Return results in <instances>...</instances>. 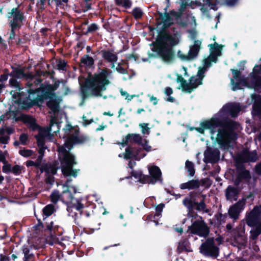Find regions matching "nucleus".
Returning a JSON list of instances; mask_svg holds the SVG:
<instances>
[{
    "mask_svg": "<svg viewBox=\"0 0 261 261\" xmlns=\"http://www.w3.org/2000/svg\"><path fill=\"white\" fill-rule=\"evenodd\" d=\"M188 230L191 233L201 237H206L210 233V228L202 217H199V219L194 221L191 225L188 227Z\"/></svg>",
    "mask_w": 261,
    "mask_h": 261,
    "instance_id": "obj_10",
    "label": "nucleus"
},
{
    "mask_svg": "<svg viewBox=\"0 0 261 261\" xmlns=\"http://www.w3.org/2000/svg\"><path fill=\"white\" fill-rule=\"evenodd\" d=\"M99 27L96 23H93L88 26L87 30L86 32L83 33L85 35H87L88 34L94 32L98 30Z\"/></svg>",
    "mask_w": 261,
    "mask_h": 261,
    "instance_id": "obj_52",
    "label": "nucleus"
},
{
    "mask_svg": "<svg viewBox=\"0 0 261 261\" xmlns=\"http://www.w3.org/2000/svg\"><path fill=\"white\" fill-rule=\"evenodd\" d=\"M117 6H122L126 9H129L132 7V3L130 0H115Z\"/></svg>",
    "mask_w": 261,
    "mask_h": 261,
    "instance_id": "obj_45",
    "label": "nucleus"
},
{
    "mask_svg": "<svg viewBox=\"0 0 261 261\" xmlns=\"http://www.w3.org/2000/svg\"><path fill=\"white\" fill-rule=\"evenodd\" d=\"M253 109L256 114L261 115V95H258L253 105Z\"/></svg>",
    "mask_w": 261,
    "mask_h": 261,
    "instance_id": "obj_38",
    "label": "nucleus"
},
{
    "mask_svg": "<svg viewBox=\"0 0 261 261\" xmlns=\"http://www.w3.org/2000/svg\"><path fill=\"white\" fill-rule=\"evenodd\" d=\"M189 81V83L188 84L181 75H177L176 81L178 83H180L182 91L188 93H191L194 89L197 88V85L196 84L193 83L194 76H191Z\"/></svg>",
    "mask_w": 261,
    "mask_h": 261,
    "instance_id": "obj_17",
    "label": "nucleus"
},
{
    "mask_svg": "<svg viewBox=\"0 0 261 261\" xmlns=\"http://www.w3.org/2000/svg\"><path fill=\"white\" fill-rule=\"evenodd\" d=\"M132 14L134 18L136 20L141 18L143 15L142 10L139 7L135 8L133 10Z\"/></svg>",
    "mask_w": 261,
    "mask_h": 261,
    "instance_id": "obj_49",
    "label": "nucleus"
},
{
    "mask_svg": "<svg viewBox=\"0 0 261 261\" xmlns=\"http://www.w3.org/2000/svg\"><path fill=\"white\" fill-rule=\"evenodd\" d=\"M58 152L62 174L64 176L76 177L77 170L73 169V167L77 164L75 156L69 152V150H67L64 146H60L58 148Z\"/></svg>",
    "mask_w": 261,
    "mask_h": 261,
    "instance_id": "obj_7",
    "label": "nucleus"
},
{
    "mask_svg": "<svg viewBox=\"0 0 261 261\" xmlns=\"http://www.w3.org/2000/svg\"><path fill=\"white\" fill-rule=\"evenodd\" d=\"M170 14L175 17L176 20V23L180 26L185 27L187 25L188 22L187 21L179 20V19H180L182 16L181 12H176L175 10H172L170 11Z\"/></svg>",
    "mask_w": 261,
    "mask_h": 261,
    "instance_id": "obj_31",
    "label": "nucleus"
},
{
    "mask_svg": "<svg viewBox=\"0 0 261 261\" xmlns=\"http://www.w3.org/2000/svg\"><path fill=\"white\" fill-rule=\"evenodd\" d=\"M37 219L38 224L35 226L36 229L48 232L51 236L56 234V232L58 231L60 226L58 225H55L53 221H46L44 224L40 219Z\"/></svg>",
    "mask_w": 261,
    "mask_h": 261,
    "instance_id": "obj_14",
    "label": "nucleus"
},
{
    "mask_svg": "<svg viewBox=\"0 0 261 261\" xmlns=\"http://www.w3.org/2000/svg\"><path fill=\"white\" fill-rule=\"evenodd\" d=\"M246 223L249 227L258 226L261 223V204L255 205L246 215Z\"/></svg>",
    "mask_w": 261,
    "mask_h": 261,
    "instance_id": "obj_12",
    "label": "nucleus"
},
{
    "mask_svg": "<svg viewBox=\"0 0 261 261\" xmlns=\"http://www.w3.org/2000/svg\"><path fill=\"white\" fill-rule=\"evenodd\" d=\"M206 196L202 191H193L189 192L188 196L182 200L183 205L190 211L209 213L210 210L207 208L205 202Z\"/></svg>",
    "mask_w": 261,
    "mask_h": 261,
    "instance_id": "obj_6",
    "label": "nucleus"
},
{
    "mask_svg": "<svg viewBox=\"0 0 261 261\" xmlns=\"http://www.w3.org/2000/svg\"><path fill=\"white\" fill-rule=\"evenodd\" d=\"M199 252L203 256L217 258L219 254V248L215 242L214 238H208L199 247Z\"/></svg>",
    "mask_w": 261,
    "mask_h": 261,
    "instance_id": "obj_9",
    "label": "nucleus"
},
{
    "mask_svg": "<svg viewBox=\"0 0 261 261\" xmlns=\"http://www.w3.org/2000/svg\"><path fill=\"white\" fill-rule=\"evenodd\" d=\"M47 0H38L36 6L40 12H42L45 9V4Z\"/></svg>",
    "mask_w": 261,
    "mask_h": 261,
    "instance_id": "obj_56",
    "label": "nucleus"
},
{
    "mask_svg": "<svg viewBox=\"0 0 261 261\" xmlns=\"http://www.w3.org/2000/svg\"><path fill=\"white\" fill-rule=\"evenodd\" d=\"M228 214L230 218L233 220H237L239 218L240 213L233 207L231 206L228 211Z\"/></svg>",
    "mask_w": 261,
    "mask_h": 261,
    "instance_id": "obj_50",
    "label": "nucleus"
},
{
    "mask_svg": "<svg viewBox=\"0 0 261 261\" xmlns=\"http://www.w3.org/2000/svg\"><path fill=\"white\" fill-rule=\"evenodd\" d=\"M208 46L211 47V49L213 50L212 53L215 54V55L218 56H221V50L223 47L222 45L218 44L217 43L215 42L214 44H210Z\"/></svg>",
    "mask_w": 261,
    "mask_h": 261,
    "instance_id": "obj_42",
    "label": "nucleus"
},
{
    "mask_svg": "<svg viewBox=\"0 0 261 261\" xmlns=\"http://www.w3.org/2000/svg\"><path fill=\"white\" fill-rule=\"evenodd\" d=\"M122 64L120 63H118L117 66L116 67V71L120 74H128V70L127 68H124L121 66Z\"/></svg>",
    "mask_w": 261,
    "mask_h": 261,
    "instance_id": "obj_57",
    "label": "nucleus"
},
{
    "mask_svg": "<svg viewBox=\"0 0 261 261\" xmlns=\"http://www.w3.org/2000/svg\"><path fill=\"white\" fill-rule=\"evenodd\" d=\"M60 80L56 81L53 85L44 83L40 85L38 90H35L31 92V95H35L36 99L31 102V106L37 105L39 106L44 102V100L49 99L46 102L47 107L54 113H58L60 111L59 98L57 99V96L55 91L59 88L61 83Z\"/></svg>",
    "mask_w": 261,
    "mask_h": 261,
    "instance_id": "obj_3",
    "label": "nucleus"
},
{
    "mask_svg": "<svg viewBox=\"0 0 261 261\" xmlns=\"http://www.w3.org/2000/svg\"><path fill=\"white\" fill-rule=\"evenodd\" d=\"M201 44V41L196 40L194 41V44L190 46L188 55L189 61L194 59L198 56L200 49Z\"/></svg>",
    "mask_w": 261,
    "mask_h": 261,
    "instance_id": "obj_26",
    "label": "nucleus"
},
{
    "mask_svg": "<svg viewBox=\"0 0 261 261\" xmlns=\"http://www.w3.org/2000/svg\"><path fill=\"white\" fill-rule=\"evenodd\" d=\"M255 229L250 231V239L252 240H256L261 233V223L258 226H255Z\"/></svg>",
    "mask_w": 261,
    "mask_h": 261,
    "instance_id": "obj_40",
    "label": "nucleus"
},
{
    "mask_svg": "<svg viewBox=\"0 0 261 261\" xmlns=\"http://www.w3.org/2000/svg\"><path fill=\"white\" fill-rule=\"evenodd\" d=\"M148 171L150 177L149 182L151 184L154 185L157 181L162 183V172L159 167L153 166L148 169Z\"/></svg>",
    "mask_w": 261,
    "mask_h": 261,
    "instance_id": "obj_18",
    "label": "nucleus"
},
{
    "mask_svg": "<svg viewBox=\"0 0 261 261\" xmlns=\"http://www.w3.org/2000/svg\"><path fill=\"white\" fill-rule=\"evenodd\" d=\"M246 199L242 198L240 199L237 202L232 205L239 213H240L244 209L245 205Z\"/></svg>",
    "mask_w": 261,
    "mask_h": 261,
    "instance_id": "obj_41",
    "label": "nucleus"
},
{
    "mask_svg": "<svg viewBox=\"0 0 261 261\" xmlns=\"http://www.w3.org/2000/svg\"><path fill=\"white\" fill-rule=\"evenodd\" d=\"M102 58L106 63L110 64L111 68L115 67V64L118 60V53L113 49H102L99 51Z\"/></svg>",
    "mask_w": 261,
    "mask_h": 261,
    "instance_id": "obj_16",
    "label": "nucleus"
},
{
    "mask_svg": "<svg viewBox=\"0 0 261 261\" xmlns=\"http://www.w3.org/2000/svg\"><path fill=\"white\" fill-rule=\"evenodd\" d=\"M225 116H217L216 115L214 117L211 118L208 120V121L210 122L212 124L213 126L211 128H207L210 130V133L212 135H214L216 132V128L220 127H222L223 121L224 120Z\"/></svg>",
    "mask_w": 261,
    "mask_h": 261,
    "instance_id": "obj_23",
    "label": "nucleus"
},
{
    "mask_svg": "<svg viewBox=\"0 0 261 261\" xmlns=\"http://www.w3.org/2000/svg\"><path fill=\"white\" fill-rule=\"evenodd\" d=\"M50 198L51 201L53 203H57L61 198V195H60L59 191L58 190L53 191L50 195Z\"/></svg>",
    "mask_w": 261,
    "mask_h": 261,
    "instance_id": "obj_46",
    "label": "nucleus"
},
{
    "mask_svg": "<svg viewBox=\"0 0 261 261\" xmlns=\"http://www.w3.org/2000/svg\"><path fill=\"white\" fill-rule=\"evenodd\" d=\"M185 168L187 171L188 172V176L190 177H193L194 176L195 173V169L194 168V165L193 162L187 160L185 163Z\"/></svg>",
    "mask_w": 261,
    "mask_h": 261,
    "instance_id": "obj_37",
    "label": "nucleus"
},
{
    "mask_svg": "<svg viewBox=\"0 0 261 261\" xmlns=\"http://www.w3.org/2000/svg\"><path fill=\"white\" fill-rule=\"evenodd\" d=\"M82 64L88 66L89 67L92 66L94 64V60L92 57H90L88 55H84L80 60Z\"/></svg>",
    "mask_w": 261,
    "mask_h": 261,
    "instance_id": "obj_34",
    "label": "nucleus"
},
{
    "mask_svg": "<svg viewBox=\"0 0 261 261\" xmlns=\"http://www.w3.org/2000/svg\"><path fill=\"white\" fill-rule=\"evenodd\" d=\"M9 76H10V73L9 72V70L6 68L4 70V73L0 76V83H3L4 82L8 80Z\"/></svg>",
    "mask_w": 261,
    "mask_h": 261,
    "instance_id": "obj_62",
    "label": "nucleus"
},
{
    "mask_svg": "<svg viewBox=\"0 0 261 261\" xmlns=\"http://www.w3.org/2000/svg\"><path fill=\"white\" fill-rule=\"evenodd\" d=\"M19 153L22 156L28 158L33 155V151L31 149L23 148L19 150Z\"/></svg>",
    "mask_w": 261,
    "mask_h": 261,
    "instance_id": "obj_55",
    "label": "nucleus"
},
{
    "mask_svg": "<svg viewBox=\"0 0 261 261\" xmlns=\"http://www.w3.org/2000/svg\"><path fill=\"white\" fill-rule=\"evenodd\" d=\"M251 179V175L249 170L237 172L234 185L239 186L242 181L248 182Z\"/></svg>",
    "mask_w": 261,
    "mask_h": 261,
    "instance_id": "obj_22",
    "label": "nucleus"
},
{
    "mask_svg": "<svg viewBox=\"0 0 261 261\" xmlns=\"http://www.w3.org/2000/svg\"><path fill=\"white\" fill-rule=\"evenodd\" d=\"M112 73L110 69L104 68L99 72L86 78L80 88L82 100L90 97H101L102 92L111 84L109 76Z\"/></svg>",
    "mask_w": 261,
    "mask_h": 261,
    "instance_id": "obj_2",
    "label": "nucleus"
},
{
    "mask_svg": "<svg viewBox=\"0 0 261 261\" xmlns=\"http://www.w3.org/2000/svg\"><path fill=\"white\" fill-rule=\"evenodd\" d=\"M238 160L239 161H238L236 163L237 172L247 170L243 164L244 163H242V161H240L239 159Z\"/></svg>",
    "mask_w": 261,
    "mask_h": 261,
    "instance_id": "obj_63",
    "label": "nucleus"
},
{
    "mask_svg": "<svg viewBox=\"0 0 261 261\" xmlns=\"http://www.w3.org/2000/svg\"><path fill=\"white\" fill-rule=\"evenodd\" d=\"M159 18L157 19L158 21L161 20L160 21H166V22H172L173 19L172 18L170 14L167 12L163 13L160 12H158Z\"/></svg>",
    "mask_w": 261,
    "mask_h": 261,
    "instance_id": "obj_39",
    "label": "nucleus"
},
{
    "mask_svg": "<svg viewBox=\"0 0 261 261\" xmlns=\"http://www.w3.org/2000/svg\"><path fill=\"white\" fill-rule=\"evenodd\" d=\"M33 77L32 79H28V81L26 85L28 89L25 90V91L16 92L13 95L14 99H16L15 103H16L19 108L22 110H29L34 106H37V105H31V102L36 99L35 95H33L31 93L32 91L39 88V87L42 82V79L41 77H37L36 75H34L32 73Z\"/></svg>",
    "mask_w": 261,
    "mask_h": 261,
    "instance_id": "obj_4",
    "label": "nucleus"
},
{
    "mask_svg": "<svg viewBox=\"0 0 261 261\" xmlns=\"http://www.w3.org/2000/svg\"><path fill=\"white\" fill-rule=\"evenodd\" d=\"M76 210L80 212V215L85 216L86 217H89L91 215L90 213L86 210V207L79 201L77 202Z\"/></svg>",
    "mask_w": 261,
    "mask_h": 261,
    "instance_id": "obj_36",
    "label": "nucleus"
},
{
    "mask_svg": "<svg viewBox=\"0 0 261 261\" xmlns=\"http://www.w3.org/2000/svg\"><path fill=\"white\" fill-rule=\"evenodd\" d=\"M17 79L11 77L9 80V85L11 87L15 88L16 90L21 92L20 90L23 89V88L21 87Z\"/></svg>",
    "mask_w": 261,
    "mask_h": 261,
    "instance_id": "obj_44",
    "label": "nucleus"
},
{
    "mask_svg": "<svg viewBox=\"0 0 261 261\" xmlns=\"http://www.w3.org/2000/svg\"><path fill=\"white\" fill-rule=\"evenodd\" d=\"M59 168L57 166L56 164H50L48 165L49 174L54 176L56 174L57 171Z\"/></svg>",
    "mask_w": 261,
    "mask_h": 261,
    "instance_id": "obj_61",
    "label": "nucleus"
},
{
    "mask_svg": "<svg viewBox=\"0 0 261 261\" xmlns=\"http://www.w3.org/2000/svg\"><path fill=\"white\" fill-rule=\"evenodd\" d=\"M158 25L163 24L162 29L158 32L155 41H153L151 50L156 53L162 61L166 64L173 63L176 60L174 47L180 42L176 34H172L167 30L173 24V22L158 21Z\"/></svg>",
    "mask_w": 261,
    "mask_h": 261,
    "instance_id": "obj_1",
    "label": "nucleus"
},
{
    "mask_svg": "<svg viewBox=\"0 0 261 261\" xmlns=\"http://www.w3.org/2000/svg\"><path fill=\"white\" fill-rule=\"evenodd\" d=\"M200 187L199 179H192L188 182L182 183L179 188L181 190L188 189L189 190L198 189Z\"/></svg>",
    "mask_w": 261,
    "mask_h": 261,
    "instance_id": "obj_28",
    "label": "nucleus"
},
{
    "mask_svg": "<svg viewBox=\"0 0 261 261\" xmlns=\"http://www.w3.org/2000/svg\"><path fill=\"white\" fill-rule=\"evenodd\" d=\"M200 125V127H196V130L200 134H204L205 129L211 128L213 126L210 122L208 121V120L201 122Z\"/></svg>",
    "mask_w": 261,
    "mask_h": 261,
    "instance_id": "obj_35",
    "label": "nucleus"
},
{
    "mask_svg": "<svg viewBox=\"0 0 261 261\" xmlns=\"http://www.w3.org/2000/svg\"><path fill=\"white\" fill-rule=\"evenodd\" d=\"M73 145H74V144L72 141V140H71V138H70V137L69 136L65 140V148H67L68 149H67V150H69V152L70 151V150L72 149V148H73Z\"/></svg>",
    "mask_w": 261,
    "mask_h": 261,
    "instance_id": "obj_59",
    "label": "nucleus"
},
{
    "mask_svg": "<svg viewBox=\"0 0 261 261\" xmlns=\"http://www.w3.org/2000/svg\"><path fill=\"white\" fill-rule=\"evenodd\" d=\"M220 152L218 148L213 149L210 147H207L204 151L203 155V162L206 163H216L220 159Z\"/></svg>",
    "mask_w": 261,
    "mask_h": 261,
    "instance_id": "obj_15",
    "label": "nucleus"
},
{
    "mask_svg": "<svg viewBox=\"0 0 261 261\" xmlns=\"http://www.w3.org/2000/svg\"><path fill=\"white\" fill-rule=\"evenodd\" d=\"M21 120L25 124H27L28 127L33 130H36L40 128V126L37 123L36 120L31 115H22Z\"/></svg>",
    "mask_w": 261,
    "mask_h": 261,
    "instance_id": "obj_25",
    "label": "nucleus"
},
{
    "mask_svg": "<svg viewBox=\"0 0 261 261\" xmlns=\"http://www.w3.org/2000/svg\"><path fill=\"white\" fill-rule=\"evenodd\" d=\"M143 141L142 137L139 134H128L125 137V140H123L122 143L124 145H127L128 143H135L137 144L141 143Z\"/></svg>",
    "mask_w": 261,
    "mask_h": 261,
    "instance_id": "obj_27",
    "label": "nucleus"
},
{
    "mask_svg": "<svg viewBox=\"0 0 261 261\" xmlns=\"http://www.w3.org/2000/svg\"><path fill=\"white\" fill-rule=\"evenodd\" d=\"M222 127L218 130L216 137L217 143L222 147L228 148L232 142L238 139L236 130L238 128L239 123L225 116Z\"/></svg>",
    "mask_w": 261,
    "mask_h": 261,
    "instance_id": "obj_5",
    "label": "nucleus"
},
{
    "mask_svg": "<svg viewBox=\"0 0 261 261\" xmlns=\"http://www.w3.org/2000/svg\"><path fill=\"white\" fill-rule=\"evenodd\" d=\"M239 191L237 188L228 186L225 190V196L227 200L237 197Z\"/></svg>",
    "mask_w": 261,
    "mask_h": 261,
    "instance_id": "obj_30",
    "label": "nucleus"
},
{
    "mask_svg": "<svg viewBox=\"0 0 261 261\" xmlns=\"http://www.w3.org/2000/svg\"><path fill=\"white\" fill-rule=\"evenodd\" d=\"M241 110V108L239 103L230 102L223 106L221 111L217 115L227 116L228 118H229V115H230L231 117H236L238 116Z\"/></svg>",
    "mask_w": 261,
    "mask_h": 261,
    "instance_id": "obj_13",
    "label": "nucleus"
},
{
    "mask_svg": "<svg viewBox=\"0 0 261 261\" xmlns=\"http://www.w3.org/2000/svg\"><path fill=\"white\" fill-rule=\"evenodd\" d=\"M36 138L37 140V144L38 146L40 147V148H46L44 147L45 145V141L44 137L42 135L40 136H36Z\"/></svg>",
    "mask_w": 261,
    "mask_h": 261,
    "instance_id": "obj_54",
    "label": "nucleus"
},
{
    "mask_svg": "<svg viewBox=\"0 0 261 261\" xmlns=\"http://www.w3.org/2000/svg\"><path fill=\"white\" fill-rule=\"evenodd\" d=\"M199 181L200 183V186H203L205 188H209L212 184V181L209 177L202 178L200 180H199Z\"/></svg>",
    "mask_w": 261,
    "mask_h": 261,
    "instance_id": "obj_51",
    "label": "nucleus"
},
{
    "mask_svg": "<svg viewBox=\"0 0 261 261\" xmlns=\"http://www.w3.org/2000/svg\"><path fill=\"white\" fill-rule=\"evenodd\" d=\"M243 83L245 84L246 83V81L245 82H240L237 81V82H235L234 81L233 79L231 80V84L233 85V87L232 88V89L233 91H236L237 89H241V83Z\"/></svg>",
    "mask_w": 261,
    "mask_h": 261,
    "instance_id": "obj_60",
    "label": "nucleus"
},
{
    "mask_svg": "<svg viewBox=\"0 0 261 261\" xmlns=\"http://www.w3.org/2000/svg\"><path fill=\"white\" fill-rule=\"evenodd\" d=\"M258 159L257 151L255 150L252 151L244 150L239 156V160L242 163L255 162Z\"/></svg>",
    "mask_w": 261,
    "mask_h": 261,
    "instance_id": "obj_19",
    "label": "nucleus"
},
{
    "mask_svg": "<svg viewBox=\"0 0 261 261\" xmlns=\"http://www.w3.org/2000/svg\"><path fill=\"white\" fill-rule=\"evenodd\" d=\"M177 252L178 254L181 252H192V250L190 247V243L187 239H184L178 243L177 247Z\"/></svg>",
    "mask_w": 261,
    "mask_h": 261,
    "instance_id": "obj_29",
    "label": "nucleus"
},
{
    "mask_svg": "<svg viewBox=\"0 0 261 261\" xmlns=\"http://www.w3.org/2000/svg\"><path fill=\"white\" fill-rule=\"evenodd\" d=\"M148 140L144 139L141 141V143L138 145H141L143 147L142 149L140 147H133L132 146H127L125 150L124 158L126 160L135 159L136 161H139L141 159L144 158L146 154L143 152V150H145L147 152L151 150V146L148 144Z\"/></svg>",
    "mask_w": 261,
    "mask_h": 261,
    "instance_id": "obj_8",
    "label": "nucleus"
},
{
    "mask_svg": "<svg viewBox=\"0 0 261 261\" xmlns=\"http://www.w3.org/2000/svg\"><path fill=\"white\" fill-rule=\"evenodd\" d=\"M142 174V172L141 170H133L130 172V176H128L125 177L126 179H130L132 177H134L135 179H139L140 177L141 176V174Z\"/></svg>",
    "mask_w": 261,
    "mask_h": 261,
    "instance_id": "obj_53",
    "label": "nucleus"
},
{
    "mask_svg": "<svg viewBox=\"0 0 261 261\" xmlns=\"http://www.w3.org/2000/svg\"><path fill=\"white\" fill-rule=\"evenodd\" d=\"M21 169L22 167L18 165H15L12 168L11 172H12L16 175H18L21 174Z\"/></svg>",
    "mask_w": 261,
    "mask_h": 261,
    "instance_id": "obj_64",
    "label": "nucleus"
},
{
    "mask_svg": "<svg viewBox=\"0 0 261 261\" xmlns=\"http://www.w3.org/2000/svg\"><path fill=\"white\" fill-rule=\"evenodd\" d=\"M37 250L38 247L34 245L24 244L21 248V250L24 254V261H33L35 258V254L33 250Z\"/></svg>",
    "mask_w": 261,
    "mask_h": 261,
    "instance_id": "obj_21",
    "label": "nucleus"
},
{
    "mask_svg": "<svg viewBox=\"0 0 261 261\" xmlns=\"http://www.w3.org/2000/svg\"><path fill=\"white\" fill-rule=\"evenodd\" d=\"M57 69L59 70L66 71V66H67V62L62 59H56Z\"/></svg>",
    "mask_w": 261,
    "mask_h": 261,
    "instance_id": "obj_43",
    "label": "nucleus"
},
{
    "mask_svg": "<svg viewBox=\"0 0 261 261\" xmlns=\"http://www.w3.org/2000/svg\"><path fill=\"white\" fill-rule=\"evenodd\" d=\"M11 68L12 70L10 73V76L12 77L18 79L24 78L25 80H28V79H32L33 77L32 73L29 71L25 73L23 68H19L18 67L12 66Z\"/></svg>",
    "mask_w": 261,
    "mask_h": 261,
    "instance_id": "obj_20",
    "label": "nucleus"
},
{
    "mask_svg": "<svg viewBox=\"0 0 261 261\" xmlns=\"http://www.w3.org/2000/svg\"><path fill=\"white\" fill-rule=\"evenodd\" d=\"M206 70L205 67H199L197 75L198 77L195 78L194 76L193 83L196 84L197 87L202 84V80L204 77V74Z\"/></svg>",
    "mask_w": 261,
    "mask_h": 261,
    "instance_id": "obj_32",
    "label": "nucleus"
},
{
    "mask_svg": "<svg viewBox=\"0 0 261 261\" xmlns=\"http://www.w3.org/2000/svg\"><path fill=\"white\" fill-rule=\"evenodd\" d=\"M55 211V206L52 204L46 205L42 210L43 216H45L43 219L45 221L47 217L50 216Z\"/></svg>",
    "mask_w": 261,
    "mask_h": 261,
    "instance_id": "obj_33",
    "label": "nucleus"
},
{
    "mask_svg": "<svg viewBox=\"0 0 261 261\" xmlns=\"http://www.w3.org/2000/svg\"><path fill=\"white\" fill-rule=\"evenodd\" d=\"M164 92L166 95L169 96L166 99L167 101L170 102H174L175 101V98L171 96L173 92V90L171 87H167L165 88Z\"/></svg>",
    "mask_w": 261,
    "mask_h": 261,
    "instance_id": "obj_48",
    "label": "nucleus"
},
{
    "mask_svg": "<svg viewBox=\"0 0 261 261\" xmlns=\"http://www.w3.org/2000/svg\"><path fill=\"white\" fill-rule=\"evenodd\" d=\"M9 19V25L19 28L21 27L22 23L25 19L24 12L21 10L19 7L13 8L11 11L7 14Z\"/></svg>",
    "mask_w": 261,
    "mask_h": 261,
    "instance_id": "obj_11",
    "label": "nucleus"
},
{
    "mask_svg": "<svg viewBox=\"0 0 261 261\" xmlns=\"http://www.w3.org/2000/svg\"><path fill=\"white\" fill-rule=\"evenodd\" d=\"M138 181L141 184H151L149 182L150 177L148 175H144L143 173L141 174V176L140 177Z\"/></svg>",
    "mask_w": 261,
    "mask_h": 261,
    "instance_id": "obj_58",
    "label": "nucleus"
},
{
    "mask_svg": "<svg viewBox=\"0 0 261 261\" xmlns=\"http://www.w3.org/2000/svg\"><path fill=\"white\" fill-rule=\"evenodd\" d=\"M231 71L232 73L233 79L240 82L245 81V79L241 76V72L240 70L231 69Z\"/></svg>",
    "mask_w": 261,
    "mask_h": 261,
    "instance_id": "obj_47",
    "label": "nucleus"
},
{
    "mask_svg": "<svg viewBox=\"0 0 261 261\" xmlns=\"http://www.w3.org/2000/svg\"><path fill=\"white\" fill-rule=\"evenodd\" d=\"M72 191H73V194H75L76 193V189L73 186L68 187L66 190L62 192L61 195V199L63 202L65 203L72 202L74 198Z\"/></svg>",
    "mask_w": 261,
    "mask_h": 261,
    "instance_id": "obj_24",
    "label": "nucleus"
}]
</instances>
